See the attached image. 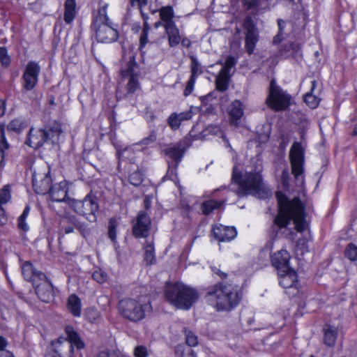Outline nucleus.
I'll return each mask as SVG.
<instances>
[{"mask_svg": "<svg viewBox=\"0 0 357 357\" xmlns=\"http://www.w3.org/2000/svg\"><path fill=\"white\" fill-rule=\"evenodd\" d=\"M279 202V211L274 219L273 229L274 230L286 228L291 220L294 221L297 231L303 232L307 229L308 223L305 219V211L303 203L298 198L292 201H287L281 192L276 194Z\"/></svg>", "mask_w": 357, "mask_h": 357, "instance_id": "1", "label": "nucleus"}, {"mask_svg": "<svg viewBox=\"0 0 357 357\" xmlns=\"http://www.w3.org/2000/svg\"><path fill=\"white\" fill-rule=\"evenodd\" d=\"M206 298L217 311H229L239 303L241 294L238 286L220 282L208 289Z\"/></svg>", "mask_w": 357, "mask_h": 357, "instance_id": "2", "label": "nucleus"}, {"mask_svg": "<svg viewBox=\"0 0 357 357\" xmlns=\"http://www.w3.org/2000/svg\"><path fill=\"white\" fill-rule=\"evenodd\" d=\"M232 181L238 185L237 195L243 197L248 194L260 199H265L271 195V190L262 181L261 175L258 172H245L242 174L236 166L233 168Z\"/></svg>", "mask_w": 357, "mask_h": 357, "instance_id": "3", "label": "nucleus"}, {"mask_svg": "<svg viewBox=\"0 0 357 357\" xmlns=\"http://www.w3.org/2000/svg\"><path fill=\"white\" fill-rule=\"evenodd\" d=\"M165 294L172 305L183 310L190 309L199 298L196 289L178 282L167 284Z\"/></svg>", "mask_w": 357, "mask_h": 357, "instance_id": "4", "label": "nucleus"}, {"mask_svg": "<svg viewBox=\"0 0 357 357\" xmlns=\"http://www.w3.org/2000/svg\"><path fill=\"white\" fill-rule=\"evenodd\" d=\"M108 3H100L97 14L93 20V26L98 42L110 43L118 39L116 26L107 16Z\"/></svg>", "mask_w": 357, "mask_h": 357, "instance_id": "5", "label": "nucleus"}, {"mask_svg": "<svg viewBox=\"0 0 357 357\" xmlns=\"http://www.w3.org/2000/svg\"><path fill=\"white\" fill-rule=\"evenodd\" d=\"M65 333L66 337H60L52 342L54 357H73L74 347L80 350L85 347L80 335L72 326H67Z\"/></svg>", "mask_w": 357, "mask_h": 357, "instance_id": "6", "label": "nucleus"}, {"mask_svg": "<svg viewBox=\"0 0 357 357\" xmlns=\"http://www.w3.org/2000/svg\"><path fill=\"white\" fill-rule=\"evenodd\" d=\"M118 309L123 318L132 322H138L152 312L150 301H143L142 298L139 300L121 299L119 303Z\"/></svg>", "mask_w": 357, "mask_h": 357, "instance_id": "7", "label": "nucleus"}, {"mask_svg": "<svg viewBox=\"0 0 357 357\" xmlns=\"http://www.w3.org/2000/svg\"><path fill=\"white\" fill-rule=\"evenodd\" d=\"M68 204L75 213L83 216L88 221L91 222L96 221V213L99 206L95 197L87 195L82 200L69 199Z\"/></svg>", "mask_w": 357, "mask_h": 357, "instance_id": "8", "label": "nucleus"}, {"mask_svg": "<svg viewBox=\"0 0 357 357\" xmlns=\"http://www.w3.org/2000/svg\"><path fill=\"white\" fill-rule=\"evenodd\" d=\"M291 96L275 84L274 79L270 84L269 95L266 98V104L275 111L286 109L290 102Z\"/></svg>", "mask_w": 357, "mask_h": 357, "instance_id": "9", "label": "nucleus"}, {"mask_svg": "<svg viewBox=\"0 0 357 357\" xmlns=\"http://www.w3.org/2000/svg\"><path fill=\"white\" fill-rule=\"evenodd\" d=\"M218 63L223 66L215 77V88L218 91L224 92L229 88L231 76V70L235 66L236 60L233 56H229L224 63L221 61H218Z\"/></svg>", "mask_w": 357, "mask_h": 357, "instance_id": "10", "label": "nucleus"}, {"mask_svg": "<svg viewBox=\"0 0 357 357\" xmlns=\"http://www.w3.org/2000/svg\"><path fill=\"white\" fill-rule=\"evenodd\" d=\"M292 174L298 178L303 173L304 153L301 144L294 142L289 151Z\"/></svg>", "mask_w": 357, "mask_h": 357, "instance_id": "11", "label": "nucleus"}, {"mask_svg": "<svg viewBox=\"0 0 357 357\" xmlns=\"http://www.w3.org/2000/svg\"><path fill=\"white\" fill-rule=\"evenodd\" d=\"M243 27L245 31V48L249 54H252L259 40V33L250 17L245 19Z\"/></svg>", "mask_w": 357, "mask_h": 357, "instance_id": "12", "label": "nucleus"}, {"mask_svg": "<svg viewBox=\"0 0 357 357\" xmlns=\"http://www.w3.org/2000/svg\"><path fill=\"white\" fill-rule=\"evenodd\" d=\"M40 71V68L37 63L30 61L27 63L22 75V86L25 90L30 91L35 87L38 80Z\"/></svg>", "mask_w": 357, "mask_h": 357, "instance_id": "13", "label": "nucleus"}, {"mask_svg": "<svg viewBox=\"0 0 357 357\" xmlns=\"http://www.w3.org/2000/svg\"><path fill=\"white\" fill-rule=\"evenodd\" d=\"M151 222L148 214L142 211L136 218V221L132 227V234L137 238H145L149 236L151 229Z\"/></svg>", "mask_w": 357, "mask_h": 357, "instance_id": "14", "label": "nucleus"}, {"mask_svg": "<svg viewBox=\"0 0 357 357\" xmlns=\"http://www.w3.org/2000/svg\"><path fill=\"white\" fill-rule=\"evenodd\" d=\"M33 286L38 297L42 301L48 303L52 300L54 297L53 287L46 275L44 279L39 280Z\"/></svg>", "mask_w": 357, "mask_h": 357, "instance_id": "15", "label": "nucleus"}, {"mask_svg": "<svg viewBox=\"0 0 357 357\" xmlns=\"http://www.w3.org/2000/svg\"><path fill=\"white\" fill-rule=\"evenodd\" d=\"M185 152V149L181 142L174 144L169 146L163 150V153L169 158L171 164L178 165L181 161L183 155Z\"/></svg>", "mask_w": 357, "mask_h": 357, "instance_id": "16", "label": "nucleus"}, {"mask_svg": "<svg viewBox=\"0 0 357 357\" xmlns=\"http://www.w3.org/2000/svg\"><path fill=\"white\" fill-rule=\"evenodd\" d=\"M47 142V135H45L43 128L35 129L31 128L28 133L25 144L30 147L38 149Z\"/></svg>", "mask_w": 357, "mask_h": 357, "instance_id": "17", "label": "nucleus"}, {"mask_svg": "<svg viewBox=\"0 0 357 357\" xmlns=\"http://www.w3.org/2000/svg\"><path fill=\"white\" fill-rule=\"evenodd\" d=\"M289 259L290 255L288 252L285 250H281L271 257V262L278 273H283L291 269L289 266Z\"/></svg>", "mask_w": 357, "mask_h": 357, "instance_id": "18", "label": "nucleus"}, {"mask_svg": "<svg viewBox=\"0 0 357 357\" xmlns=\"http://www.w3.org/2000/svg\"><path fill=\"white\" fill-rule=\"evenodd\" d=\"M213 236L219 241H229L234 239L236 230L234 227H227L222 225H215L212 229Z\"/></svg>", "mask_w": 357, "mask_h": 357, "instance_id": "19", "label": "nucleus"}, {"mask_svg": "<svg viewBox=\"0 0 357 357\" xmlns=\"http://www.w3.org/2000/svg\"><path fill=\"white\" fill-rule=\"evenodd\" d=\"M68 188L67 183L63 181L52 185L49 191L50 197L53 202H66Z\"/></svg>", "mask_w": 357, "mask_h": 357, "instance_id": "20", "label": "nucleus"}, {"mask_svg": "<svg viewBox=\"0 0 357 357\" xmlns=\"http://www.w3.org/2000/svg\"><path fill=\"white\" fill-rule=\"evenodd\" d=\"M61 223L70 224L77 229L83 236L89 234V229L87 225L70 213H66L61 218Z\"/></svg>", "mask_w": 357, "mask_h": 357, "instance_id": "21", "label": "nucleus"}, {"mask_svg": "<svg viewBox=\"0 0 357 357\" xmlns=\"http://www.w3.org/2000/svg\"><path fill=\"white\" fill-rule=\"evenodd\" d=\"M22 273L24 278L27 281L31 282L33 285L38 282L39 280L45 278V273L40 271H36L33 268V265L29 261H26L23 264L22 266Z\"/></svg>", "mask_w": 357, "mask_h": 357, "instance_id": "22", "label": "nucleus"}, {"mask_svg": "<svg viewBox=\"0 0 357 357\" xmlns=\"http://www.w3.org/2000/svg\"><path fill=\"white\" fill-rule=\"evenodd\" d=\"M230 123L235 126L241 124V118L243 116V104L239 100H234L229 107V110Z\"/></svg>", "mask_w": 357, "mask_h": 357, "instance_id": "23", "label": "nucleus"}, {"mask_svg": "<svg viewBox=\"0 0 357 357\" xmlns=\"http://www.w3.org/2000/svg\"><path fill=\"white\" fill-rule=\"evenodd\" d=\"M121 73L123 79L138 76L139 68L135 55H129L126 65L121 68Z\"/></svg>", "mask_w": 357, "mask_h": 357, "instance_id": "24", "label": "nucleus"}, {"mask_svg": "<svg viewBox=\"0 0 357 357\" xmlns=\"http://www.w3.org/2000/svg\"><path fill=\"white\" fill-rule=\"evenodd\" d=\"M52 183V178L49 173L46 174L39 181L34 176L33 178V187L37 194L45 195L49 192Z\"/></svg>", "mask_w": 357, "mask_h": 357, "instance_id": "25", "label": "nucleus"}, {"mask_svg": "<svg viewBox=\"0 0 357 357\" xmlns=\"http://www.w3.org/2000/svg\"><path fill=\"white\" fill-rule=\"evenodd\" d=\"M278 274L280 276L279 283L283 288L296 287L298 284L297 275L294 270L291 268L287 271L278 273Z\"/></svg>", "mask_w": 357, "mask_h": 357, "instance_id": "26", "label": "nucleus"}, {"mask_svg": "<svg viewBox=\"0 0 357 357\" xmlns=\"http://www.w3.org/2000/svg\"><path fill=\"white\" fill-rule=\"evenodd\" d=\"M322 331L324 333V344L329 347H333L337 337V328L331 324H325L323 327Z\"/></svg>", "mask_w": 357, "mask_h": 357, "instance_id": "27", "label": "nucleus"}, {"mask_svg": "<svg viewBox=\"0 0 357 357\" xmlns=\"http://www.w3.org/2000/svg\"><path fill=\"white\" fill-rule=\"evenodd\" d=\"M45 135H47V140L51 141L54 143L58 140V138L62 132L61 125L56 121H50L48 124L45 125L43 128Z\"/></svg>", "mask_w": 357, "mask_h": 357, "instance_id": "28", "label": "nucleus"}, {"mask_svg": "<svg viewBox=\"0 0 357 357\" xmlns=\"http://www.w3.org/2000/svg\"><path fill=\"white\" fill-rule=\"evenodd\" d=\"M165 33L167 36L168 43L170 47H175L180 43L181 36L175 23L165 26Z\"/></svg>", "mask_w": 357, "mask_h": 357, "instance_id": "29", "label": "nucleus"}, {"mask_svg": "<svg viewBox=\"0 0 357 357\" xmlns=\"http://www.w3.org/2000/svg\"><path fill=\"white\" fill-rule=\"evenodd\" d=\"M159 15L161 20L165 22V26L174 24V11L171 6L161 7L159 10Z\"/></svg>", "mask_w": 357, "mask_h": 357, "instance_id": "30", "label": "nucleus"}, {"mask_svg": "<svg viewBox=\"0 0 357 357\" xmlns=\"http://www.w3.org/2000/svg\"><path fill=\"white\" fill-rule=\"evenodd\" d=\"M64 21L66 24H70L73 22L76 15L75 0H66L64 3Z\"/></svg>", "mask_w": 357, "mask_h": 357, "instance_id": "31", "label": "nucleus"}, {"mask_svg": "<svg viewBox=\"0 0 357 357\" xmlns=\"http://www.w3.org/2000/svg\"><path fill=\"white\" fill-rule=\"evenodd\" d=\"M81 300L75 294H72L68 299V308L75 317L81 314Z\"/></svg>", "mask_w": 357, "mask_h": 357, "instance_id": "32", "label": "nucleus"}, {"mask_svg": "<svg viewBox=\"0 0 357 357\" xmlns=\"http://www.w3.org/2000/svg\"><path fill=\"white\" fill-rule=\"evenodd\" d=\"M144 260L147 265L155 263V248L153 241H146L144 246Z\"/></svg>", "mask_w": 357, "mask_h": 357, "instance_id": "33", "label": "nucleus"}, {"mask_svg": "<svg viewBox=\"0 0 357 357\" xmlns=\"http://www.w3.org/2000/svg\"><path fill=\"white\" fill-rule=\"evenodd\" d=\"M317 86L315 80L312 81V87L310 92H307L304 96L305 102L311 108H316L319 103V99L312 92Z\"/></svg>", "mask_w": 357, "mask_h": 357, "instance_id": "34", "label": "nucleus"}, {"mask_svg": "<svg viewBox=\"0 0 357 357\" xmlns=\"http://www.w3.org/2000/svg\"><path fill=\"white\" fill-rule=\"evenodd\" d=\"M225 202L222 201H216L213 199H211L206 202H204L202 205V211L204 215L210 214L214 209L219 208Z\"/></svg>", "mask_w": 357, "mask_h": 357, "instance_id": "35", "label": "nucleus"}, {"mask_svg": "<svg viewBox=\"0 0 357 357\" xmlns=\"http://www.w3.org/2000/svg\"><path fill=\"white\" fill-rule=\"evenodd\" d=\"M26 128V121L22 118H16L10 121L7 125V130L15 132H20Z\"/></svg>", "mask_w": 357, "mask_h": 357, "instance_id": "36", "label": "nucleus"}, {"mask_svg": "<svg viewBox=\"0 0 357 357\" xmlns=\"http://www.w3.org/2000/svg\"><path fill=\"white\" fill-rule=\"evenodd\" d=\"M190 73L191 75L199 76L203 73L202 66L196 56H190Z\"/></svg>", "mask_w": 357, "mask_h": 357, "instance_id": "37", "label": "nucleus"}, {"mask_svg": "<svg viewBox=\"0 0 357 357\" xmlns=\"http://www.w3.org/2000/svg\"><path fill=\"white\" fill-rule=\"evenodd\" d=\"M185 343L188 344V347H195L198 344V339L197 335L192 331L187 328H185L184 331Z\"/></svg>", "mask_w": 357, "mask_h": 357, "instance_id": "38", "label": "nucleus"}, {"mask_svg": "<svg viewBox=\"0 0 357 357\" xmlns=\"http://www.w3.org/2000/svg\"><path fill=\"white\" fill-rule=\"evenodd\" d=\"M85 318L91 323L96 322L100 317V312L95 307H89L84 313Z\"/></svg>", "mask_w": 357, "mask_h": 357, "instance_id": "39", "label": "nucleus"}, {"mask_svg": "<svg viewBox=\"0 0 357 357\" xmlns=\"http://www.w3.org/2000/svg\"><path fill=\"white\" fill-rule=\"evenodd\" d=\"M9 148V144L8 143L5 133H4V129L3 128H1V137H0V155L1 158L0 165L3 163V159H4V152L6 150L8 149Z\"/></svg>", "mask_w": 357, "mask_h": 357, "instance_id": "40", "label": "nucleus"}, {"mask_svg": "<svg viewBox=\"0 0 357 357\" xmlns=\"http://www.w3.org/2000/svg\"><path fill=\"white\" fill-rule=\"evenodd\" d=\"M344 256L350 261H357V246L354 243L348 244L344 250Z\"/></svg>", "mask_w": 357, "mask_h": 357, "instance_id": "41", "label": "nucleus"}, {"mask_svg": "<svg viewBox=\"0 0 357 357\" xmlns=\"http://www.w3.org/2000/svg\"><path fill=\"white\" fill-rule=\"evenodd\" d=\"M11 186L10 185H4L0 190V204L7 203L11 198Z\"/></svg>", "mask_w": 357, "mask_h": 357, "instance_id": "42", "label": "nucleus"}, {"mask_svg": "<svg viewBox=\"0 0 357 357\" xmlns=\"http://www.w3.org/2000/svg\"><path fill=\"white\" fill-rule=\"evenodd\" d=\"M176 357H195V354L190 347L178 346L176 349Z\"/></svg>", "mask_w": 357, "mask_h": 357, "instance_id": "43", "label": "nucleus"}, {"mask_svg": "<svg viewBox=\"0 0 357 357\" xmlns=\"http://www.w3.org/2000/svg\"><path fill=\"white\" fill-rule=\"evenodd\" d=\"M117 222L114 218H111L109 222L108 235L112 242L116 241Z\"/></svg>", "mask_w": 357, "mask_h": 357, "instance_id": "44", "label": "nucleus"}, {"mask_svg": "<svg viewBox=\"0 0 357 357\" xmlns=\"http://www.w3.org/2000/svg\"><path fill=\"white\" fill-rule=\"evenodd\" d=\"M142 181L143 176L139 171H135L129 176V182L132 185L138 186Z\"/></svg>", "mask_w": 357, "mask_h": 357, "instance_id": "45", "label": "nucleus"}, {"mask_svg": "<svg viewBox=\"0 0 357 357\" xmlns=\"http://www.w3.org/2000/svg\"><path fill=\"white\" fill-rule=\"evenodd\" d=\"M197 77V76L190 74V77L186 83V86H185V88L183 91V95L185 96H188L193 91L194 86L196 82Z\"/></svg>", "mask_w": 357, "mask_h": 357, "instance_id": "46", "label": "nucleus"}, {"mask_svg": "<svg viewBox=\"0 0 357 357\" xmlns=\"http://www.w3.org/2000/svg\"><path fill=\"white\" fill-rule=\"evenodd\" d=\"M167 123L172 130H177L181 123L176 116V113L174 112L170 114L167 119Z\"/></svg>", "mask_w": 357, "mask_h": 357, "instance_id": "47", "label": "nucleus"}, {"mask_svg": "<svg viewBox=\"0 0 357 357\" xmlns=\"http://www.w3.org/2000/svg\"><path fill=\"white\" fill-rule=\"evenodd\" d=\"M128 83L127 84V92L128 93H134L139 88V84L137 80V77H129Z\"/></svg>", "mask_w": 357, "mask_h": 357, "instance_id": "48", "label": "nucleus"}, {"mask_svg": "<svg viewBox=\"0 0 357 357\" xmlns=\"http://www.w3.org/2000/svg\"><path fill=\"white\" fill-rule=\"evenodd\" d=\"M157 139V133L155 130H152L149 136L143 138L138 144L149 146L153 144Z\"/></svg>", "mask_w": 357, "mask_h": 357, "instance_id": "49", "label": "nucleus"}, {"mask_svg": "<svg viewBox=\"0 0 357 357\" xmlns=\"http://www.w3.org/2000/svg\"><path fill=\"white\" fill-rule=\"evenodd\" d=\"M93 278L98 283H103L107 280L106 273L102 270H97L92 274Z\"/></svg>", "mask_w": 357, "mask_h": 357, "instance_id": "50", "label": "nucleus"}, {"mask_svg": "<svg viewBox=\"0 0 357 357\" xmlns=\"http://www.w3.org/2000/svg\"><path fill=\"white\" fill-rule=\"evenodd\" d=\"M0 61L4 66H8L10 62L7 50L5 47H0Z\"/></svg>", "mask_w": 357, "mask_h": 357, "instance_id": "51", "label": "nucleus"}, {"mask_svg": "<svg viewBox=\"0 0 357 357\" xmlns=\"http://www.w3.org/2000/svg\"><path fill=\"white\" fill-rule=\"evenodd\" d=\"M168 162V170L165 177H168L169 179L174 180L176 177V168L178 165L175 164H171L169 161Z\"/></svg>", "mask_w": 357, "mask_h": 357, "instance_id": "52", "label": "nucleus"}, {"mask_svg": "<svg viewBox=\"0 0 357 357\" xmlns=\"http://www.w3.org/2000/svg\"><path fill=\"white\" fill-rule=\"evenodd\" d=\"M134 355L135 357H147L148 350L146 347L144 346H137L134 350Z\"/></svg>", "mask_w": 357, "mask_h": 357, "instance_id": "53", "label": "nucleus"}, {"mask_svg": "<svg viewBox=\"0 0 357 357\" xmlns=\"http://www.w3.org/2000/svg\"><path fill=\"white\" fill-rule=\"evenodd\" d=\"M176 116L181 122L190 120L192 117V113L190 111L176 113Z\"/></svg>", "mask_w": 357, "mask_h": 357, "instance_id": "54", "label": "nucleus"}, {"mask_svg": "<svg viewBox=\"0 0 357 357\" xmlns=\"http://www.w3.org/2000/svg\"><path fill=\"white\" fill-rule=\"evenodd\" d=\"M61 225V231H63L64 234H71L74 231L75 229L73 225L70 224H63L61 223V220L60 221Z\"/></svg>", "mask_w": 357, "mask_h": 357, "instance_id": "55", "label": "nucleus"}, {"mask_svg": "<svg viewBox=\"0 0 357 357\" xmlns=\"http://www.w3.org/2000/svg\"><path fill=\"white\" fill-rule=\"evenodd\" d=\"M132 153V150L128 147L123 149H117L116 155L119 160H124L126 158L125 153Z\"/></svg>", "mask_w": 357, "mask_h": 357, "instance_id": "56", "label": "nucleus"}, {"mask_svg": "<svg viewBox=\"0 0 357 357\" xmlns=\"http://www.w3.org/2000/svg\"><path fill=\"white\" fill-rule=\"evenodd\" d=\"M211 268L213 273L214 274L217 275L220 278L224 279L227 277V273L222 271L219 267L213 266H211Z\"/></svg>", "mask_w": 357, "mask_h": 357, "instance_id": "57", "label": "nucleus"}, {"mask_svg": "<svg viewBox=\"0 0 357 357\" xmlns=\"http://www.w3.org/2000/svg\"><path fill=\"white\" fill-rule=\"evenodd\" d=\"M148 34L149 33H146V32H144L142 31V33H141V36H140V38H139V43H140V48L143 47L145 46V45L148 42Z\"/></svg>", "mask_w": 357, "mask_h": 357, "instance_id": "58", "label": "nucleus"}, {"mask_svg": "<svg viewBox=\"0 0 357 357\" xmlns=\"http://www.w3.org/2000/svg\"><path fill=\"white\" fill-rule=\"evenodd\" d=\"M25 220L26 219H19L18 218V227L21 229H22V230L26 231H27L29 229V226L25 222Z\"/></svg>", "mask_w": 357, "mask_h": 357, "instance_id": "59", "label": "nucleus"}, {"mask_svg": "<svg viewBox=\"0 0 357 357\" xmlns=\"http://www.w3.org/2000/svg\"><path fill=\"white\" fill-rule=\"evenodd\" d=\"M282 40V33L279 31L278 33L273 38V43L278 44Z\"/></svg>", "mask_w": 357, "mask_h": 357, "instance_id": "60", "label": "nucleus"}, {"mask_svg": "<svg viewBox=\"0 0 357 357\" xmlns=\"http://www.w3.org/2000/svg\"><path fill=\"white\" fill-rule=\"evenodd\" d=\"M7 344H8V342H7L6 340L3 337L0 336V351L6 350V347Z\"/></svg>", "mask_w": 357, "mask_h": 357, "instance_id": "61", "label": "nucleus"}, {"mask_svg": "<svg viewBox=\"0 0 357 357\" xmlns=\"http://www.w3.org/2000/svg\"><path fill=\"white\" fill-rule=\"evenodd\" d=\"M30 207L29 206H26L24 209L22 214L19 217V219H26L29 213Z\"/></svg>", "mask_w": 357, "mask_h": 357, "instance_id": "62", "label": "nucleus"}, {"mask_svg": "<svg viewBox=\"0 0 357 357\" xmlns=\"http://www.w3.org/2000/svg\"><path fill=\"white\" fill-rule=\"evenodd\" d=\"M0 357H14V356L8 350H2L0 351Z\"/></svg>", "mask_w": 357, "mask_h": 357, "instance_id": "63", "label": "nucleus"}, {"mask_svg": "<svg viewBox=\"0 0 357 357\" xmlns=\"http://www.w3.org/2000/svg\"><path fill=\"white\" fill-rule=\"evenodd\" d=\"M146 118L148 121H153L155 119V116L154 115L153 112H146Z\"/></svg>", "mask_w": 357, "mask_h": 357, "instance_id": "64", "label": "nucleus"}]
</instances>
